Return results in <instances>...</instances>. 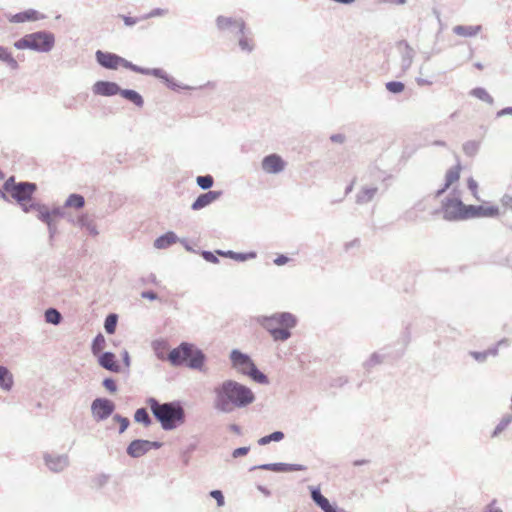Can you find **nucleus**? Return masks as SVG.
<instances>
[{
	"label": "nucleus",
	"instance_id": "412c9836",
	"mask_svg": "<svg viewBox=\"0 0 512 512\" xmlns=\"http://www.w3.org/2000/svg\"><path fill=\"white\" fill-rule=\"evenodd\" d=\"M177 242V236L173 232H167L166 234L157 238L154 242V246L157 249H165L170 245Z\"/></svg>",
	"mask_w": 512,
	"mask_h": 512
},
{
	"label": "nucleus",
	"instance_id": "1a4fd4ad",
	"mask_svg": "<svg viewBox=\"0 0 512 512\" xmlns=\"http://www.w3.org/2000/svg\"><path fill=\"white\" fill-rule=\"evenodd\" d=\"M231 360L234 368H236L242 374L248 375L254 381L259 383L267 382V377L257 370L254 363L247 355L238 351H233L231 354Z\"/></svg>",
	"mask_w": 512,
	"mask_h": 512
},
{
	"label": "nucleus",
	"instance_id": "ea45409f",
	"mask_svg": "<svg viewBox=\"0 0 512 512\" xmlns=\"http://www.w3.org/2000/svg\"><path fill=\"white\" fill-rule=\"evenodd\" d=\"M467 186H468V189L473 194V196L476 199H479V197H478V183H477V181L473 177H470V178L467 179Z\"/></svg>",
	"mask_w": 512,
	"mask_h": 512
},
{
	"label": "nucleus",
	"instance_id": "423d86ee",
	"mask_svg": "<svg viewBox=\"0 0 512 512\" xmlns=\"http://www.w3.org/2000/svg\"><path fill=\"white\" fill-rule=\"evenodd\" d=\"M54 36L48 32H36L28 34L14 43L17 49H33L47 52L54 46Z\"/></svg>",
	"mask_w": 512,
	"mask_h": 512
},
{
	"label": "nucleus",
	"instance_id": "4468645a",
	"mask_svg": "<svg viewBox=\"0 0 512 512\" xmlns=\"http://www.w3.org/2000/svg\"><path fill=\"white\" fill-rule=\"evenodd\" d=\"M114 404L108 399H96L92 403V412L99 419H105L112 414Z\"/></svg>",
	"mask_w": 512,
	"mask_h": 512
},
{
	"label": "nucleus",
	"instance_id": "c756f323",
	"mask_svg": "<svg viewBox=\"0 0 512 512\" xmlns=\"http://www.w3.org/2000/svg\"><path fill=\"white\" fill-rule=\"evenodd\" d=\"M84 203L85 201L83 196L78 194H71L66 201V206L75 207L79 209L84 206Z\"/></svg>",
	"mask_w": 512,
	"mask_h": 512
},
{
	"label": "nucleus",
	"instance_id": "473e14b6",
	"mask_svg": "<svg viewBox=\"0 0 512 512\" xmlns=\"http://www.w3.org/2000/svg\"><path fill=\"white\" fill-rule=\"evenodd\" d=\"M471 94L476 98L488 103H491L493 101L490 94L483 88H475L471 91Z\"/></svg>",
	"mask_w": 512,
	"mask_h": 512
},
{
	"label": "nucleus",
	"instance_id": "cd10ccee",
	"mask_svg": "<svg viewBox=\"0 0 512 512\" xmlns=\"http://www.w3.org/2000/svg\"><path fill=\"white\" fill-rule=\"evenodd\" d=\"M0 60L7 63L12 69L18 67L17 61L13 58L7 48L0 46Z\"/></svg>",
	"mask_w": 512,
	"mask_h": 512
},
{
	"label": "nucleus",
	"instance_id": "9d476101",
	"mask_svg": "<svg viewBox=\"0 0 512 512\" xmlns=\"http://www.w3.org/2000/svg\"><path fill=\"white\" fill-rule=\"evenodd\" d=\"M462 165L458 162L456 165L450 167L445 172L444 185L441 189L436 192V196H440L445 191L453 187L454 184L458 183L461 177Z\"/></svg>",
	"mask_w": 512,
	"mask_h": 512
},
{
	"label": "nucleus",
	"instance_id": "13d9d810",
	"mask_svg": "<svg viewBox=\"0 0 512 512\" xmlns=\"http://www.w3.org/2000/svg\"><path fill=\"white\" fill-rule=\"evenodd\" d=\"M0 177H1V178L3 177V175H2V173H1V172H0Z\"/></svg>",
	"mask_w": 512,
	"mask_h": 512
},
{
	"label": "nucleus",
	"instance_id": "f3484780",
	"mask_svg": "<svg viewBox=\"0 0 512 512\" xmlns=\"http://www.w3.org/2000/svg\"><path fill=\"white\" fill-rule=\"evenodd\" d=\"M220 194L221 193L217 191H209L207 193L201 194L192 204V209L200 210L210 205L212 202L219 198Z\"/></svg>",
	"mask_w": 512,
	"mask_h": 512
},
{
	"label": "nucleus",
	"instance_id": "4c0bfd02",
	"mask_svg": "<svg viewBox=\"0 0 512 512\" xmlns=\"http://www.w3.org/2000/svg\"><path fill=\"white\" fill-rule=\"evenodd\" d=\"M117 323V317L116 315H109L105 320V330L112 334L115 331Z\"/></svg>",
	"mask_w": 512,
	"mask_h": 512
},
{
	"label": "nucleus",
	"instance_id": "58836bf2",
	"mask_svg": "<svg viewBox=\"0 0 512 512\" xmlns=\"http://www.w3.org/2000/svg\"><path fill=\"white\" fill-rule=\"evenodd\" d=\"M217 253L219 255H222V256H225V257H230V258L235 259L237 261H245L248 258V256L245 255V254H238V253H234L232 251H228V252L217 251Z\"/></svg>",
	"mask_w": 512,
	"mask_h": 512
},
{
	"label": "nucleus",
	"instance_id": "864d4df0",
	"mask_svg": "<svg viewBox=\"0 0 512 512\" xmlns=\"http://www.w3.org/2000/svg\"><path fill=\"white\" fill-rule=\"evenodd\" d=\"M484 512H502V511L500 509H498V508H495L493 506V504H491V505L488 506L487 510L484 511Z\"/></svg>",
	"mask_w": 512,
	"mask_h": 512
},
{
	"label": "nucleus",
	"instance_id": "2f4dec72",
	"mask_svg": "<svg viewBox=\"0 0 512 512\" xmlns=\"http://www.w3.org/2000/svg\"><path fill=\"white\" fill-rule=\"evenodd\" d=\"M134 417L136 422L143 423L145 426H148L151 423L148 412L144 408L138 409L135 412Z\"/></svg>",
	"mask_w": 512,
	"mask_h": 512
},
{
	"label": "nucleus",
	"instance_id": "dca6fc26",
	"mask_svg": "<svg viewBox=\"0 0 512 512\" xmlns=\"http://www.w3.org/2000/svg\"><path fill=\"white\" fill-rule=\"evenodd\" d=\"M217 26L220 30H229L235 28L240 34H244L245 23L241 19H232L229 17L220 16L217 18Z\"/></svg>",
	"mask_w": 512,
	"mask_h": 512
},
{
	"label": "nucleus",
	"instance_id": "72a5a7b5",
	"mask_svg": "<svg viewBox=\"0 0 512 512\" xmlns=\"http://www.w3.org/2000/svg\"><path fill=\"white\" fill-rule=\"evenodd\" d=\"M45 319L48 323L58 324L61 320V315L57 310L51 308L46 311Z\"/></svg>",
	"mask_w": 512,
	"mask_h": 512
},
{
	"label": "nucleus",
	"instance_id": "c03bdc74",
	"mask_svg": "<svg viewBox=\"0 0 512 512\" xmlns=\"http://www.w3.org/2000/svg\"><path fill=\"white\" fill-rule=\"evenodd\" d=\"M510 420H503L494 430L492 436L495 437L497 436L499 433H501L503 430L506 429V427L508 426Z\"/></svg>",
	"mask_w": 512,
	"mask_h": 512
},
{
	"label": "nucleus",
	"instance_id": "3c124183",
	"mask_svg": "<svg viewBox=\"0 0 512 512\" xmlns=\"http://www.w3.org/2000/svg\"><path fill=\"white\" fill-rule=\"evenodd\" d=\"M142 297L154 300L156 298V295L153 292H144L142 294Z\"/></svg>",
	"mask_w": 512,
	"mask_h": 512
},
{
	"label": "nucleus",
	"instance_id": "ddd939ff",
	"mask_svg": "<svg viewBox=\"0 0 512 512\" xmlns=\"http://www.w3.org/2000/svg\"><path fill=\"white\" fill-rule=\"evenodd\" d=\"M262 168L267 173L276 174L285 168V161L279 155L271 154L262 160Z\"/></svg>",
	"mask_w": 512,
	"mask_h": 512
},
{
	"label": "nucleus",
	"instance_id": "4be33fe9",
	"mask_svg": "<svg viewBox=\"0 0 512 512\" xmlns=\"http://www.w3.org/2000/svg\"><path fill=\"white\" fill-rule=\"evenodd\" d=\"M481 26L458 25L453 28V32L462 37H472L479 33Z\"/></svg>",
	"mask_w": 512,
	"mask_h": 512
},
{
	"label": "nucleus",
	"instance_id": "a19ab883",
	"mask_svg": "<svg viewBox=\"0 0 512 512\" xmlns=\"http://www.w3.org/2000/svg\"><path fill=\"white\" fill-rule=\"evenodd\" d=\"M239 45L242 48V50L251 51L253 48L252 40L248 39L247 37H242L239 40Z\"/></svg>",
	"mask_w": 512,
	"mask_h": 512
},
{
	"label": "nucleus",
	"instance_id": "f03ea898",
	"mask_svg": "<svg viewBox=\"0 0 512 512\" xmlns=\"http://www.w3.org/2000/svg\"><path fill=\"white\" fill-rule=\"evenodd\" d=\"M148 405L165 430L174 429L184 421V410L178 403L160 404L156 399H149Z\"/></svg>",
	"mask_w": 512,
	"mask_h": 512
},
{
	"label": "nucleus",
	"instance_id": "0eeeda50",
	"mask_svg": "<svg viewBox=\"0 0 512 512\" xmlns=\"http://www.w3.org/2000/svg\"><path fill=\"white\" fill-rule=\"evenodd\" d=\"M459 190L453 188L452 197L447 198L442 204L443 216L447 220H462L469 218V205H465L459 199Z\"/></svg>",
	"mask_w": 512,
	"mask_h": 512
},
{
	"label": "nucleus",
	"instance_id": "7ed1b4c3",
	"mask_svg": "<svg viewBox=\"0 0 512 512\" xmlns=\"http://www.w3.org/2000/svg\"><path fill=\"white\" fill-rule=\"evenodd\" d=\"M297 320L291 313H276L262 320V326L271 334L274 340L284 341L291 336L290 330L295 327Z\"/></svg>",
	"mask_w": 512,
	"mask_h": 512
},
{
	"label": "nucleus",
	"instance_id": "7c9ffc66",
	"mask_svg": "<svg viewBox=\"0 0 512 512\" xmlns=\"http://www.w3.org/2000/svg\"><path fill=\"white\" fill-rule=\"evenodd\" d=\"M105 338L102 334H99L95 337L92 344V352L97 355L99 354L105 347Z\"/></svg>",
	"mask_w": 512,
	"mask_h": 512
},
{
	"label": "nucleus",
	"instance_id": "e433bc0d",
	"mask_svg": "<svg viewBox=\"0 0 512 512\" xmlns=\"http://www.w3.org/2000/svg\"><path fill=\"white\" fill-rule=\"evenodd\" d=\"M386 88L391 93H400L404 90L405 86L402 82L391 81L386 84Z\"/></svg>",
	"mask_w": 512,
	"mask_h": 512
},
{
	"label": "nucleus",
	"instance_id": "a211bd4d",
	"mask_svg": "<svg viewBox=\"0 0 512 512\" xmlns=\"http://www.w3.org/2000/svg\"><path fill=\"white\" fill-rule=\"evenodd\" d=\"M31 209H37L38 218L41 221L47 223L49 227H51L52 222L55 220V218L60 215L59 210L49 211L46 207L35 204L30 205V210Z\"/></svg>",
	"mask_w": 512,
	"mask_h": 512
},
{
	"label": "nucleus",
	"instance_id": "09e8293b",
	"mask_svg": "<svg viewBox=\"0 0 512 512\" xmlns=\"http://www.w3.org/2000/svg\"><path fill=\"white\" fill-rule=\"evenodd\" d=\"M289 261L288 257L284 255H279L274 259V263L278 266L284 265Z\"/></svg>",
	"mask_w": 512,
	"mask_h": 512
},
{
	"label": "nucleus",
	"instance_id": "6ab92c4d",
	"mask_svg": "<svg viewBox=\"0 0 512 512\" xmlns=\"http://www.w3.org/2000/svg\"><path fill=\"white\" fill-rule=\"evenodd\" d=\"M43 16L36 10L28 9L24 12L17 13L15 15H12L9 18V21L12 23H23L27 21H37Z\"/></svg>",
	"mask_w": 512,
	"mask_h": 512
},
{
	"label": "nucleus",
	"instance_id": "79ce46f5",
	"mask_svg": "<svg viewBox=\"0 0 512 512\" xmlns=\"http://www.w3.org/2000/svg\"><path fill=\"white\" fill-rule=\"evenodd\" d=\"M210 495L217 501L219 507L224 505V496L220 490H213Z\"/></svg>",
	"mask_w": 512,
	"mask_h": 512
},
{
	"label": "nucleus",
	"instance_id": "39448f33",
	"mask_svg": "<svg viewBox=\"0 0 512 512\" xmlns=\"http://www.w3.org/2000/svg\"><path fill=\"white\" fill-rule=\"evenodd\" d=\"M3 188L13 199H15L21 205L25 212L30 211V205L28 206L27 204L31 201L32 195L36 191V185L34 183H16L15 178L11 176L5 181Z\"/></svg>",
	"mask_w": 512,
	"mask_h": 512
},
{
	"label": "nucleus",
	"instance_id": "f8f14e48",
	"mask_svg": "<svg viewBox=\"0 0 512 512\" xmlns=\"http://www.w3.org/2000/svg\"><path fill=\"white\" fill-rule=\"evenodd\" d=\"M499 215V208L490 203H483L478 206L469 205V218L495 217Z\"/></svg>",
	"mask_w": 512,
	"mask_h": 512
},
{
	"label": "nucleus",
	"instance_id": "f704fd0d",
	"mask_svg": "<svg viewBox=\"0 0 512 512\" xmlns=\"http://www.w3.org/2000/svg\"><path fill=\"white\" fill-rule=\"evenodd\" d=\"M196 181L202 189H209L213 185V178L210 175L198 176Z\"/></svg>",
	"mask_w": 512,
	"mask_h": 512
},
{
	"label": "nucleus",
	"instance_id": "9b49d317",
	"mask_svg": "<svg viewBox=\"0 0 512 512\" xmlns=\"http://www.w3.org/2000/svg\"><path fill=\"white\" fill-rule=\"evenodd\" d=\"M160 444L147 440H134L128 446L127 452L132 457H141L152 448H158Z\"/></svg>",
	"mask_w": 512,
	"mask_h": 512
},
{
	"label": "nucleus",
	"instance_id": "5fc2aeb1",
	"mask_svg": "<svg viewBox=\"0 0 512 512\" xmlns=\"http://www.w3.org/2000/svg\"><path fill=\"white\" fill-rule=\"evenodd\" d=\"M473 356H474L477 360L484 359V355H481V354H479V353H473Z\"/></svg>",
	"mask_w": 512,
	"mask_h": 512
},
{
	"label": "nucleus",
	"instance_id": "2eb2a0df",
	"mask_svg": "<svg viewBox=\"0 0 512 512\" xmlns=\"http://www.w3.org/2000/svg\"><path fill=\"white\" fill-rule=\"evenodd\" d=\"M120 91V87L114 82L98 81L93 85V92L95 95L113 96L120 94Z\"/></svg>",
	"mask_w": 512,
	"mask_h": 512
},
{
	"label": "nucleus",
	"instance_id": "37998d69",
	"mask_svg": "<svg viewBox=\"0 0 512 512\" xmlns=\"http://www.w3.org/2000/svg\"><path fill=\"white\" fill-rule=\"evenodd\" d=\"M103 385L111 393H114L117 390L116 383H115V381L113 379H110V378L105 379L103 381Z\"/></svg>",
	"mask_w": 512,
	"mask_h": 512
},
{
	"label": "nucleus",
	"instance_id": "de8ad7c7",
	"mask_svg": "<svg viewBox=\"0 0 512 512\" xmlns=\"http://www.w3.org/2000/svg\"><path fill=\"white\" fill-rule=\"evenodd\" d=\"M122 19L127 26L135 25L139 21L138 18H134V17H130V16H122Z\"/></svg>",
	"mask_w": 512,
	"mask_h": 512
},
{
	"label": "nucleus",
	"instance_id": "6e6552de",
	"mask_svg": "<svg viewBox=\"0 0 512 512\" xmlns=\"http://www.w3.org/2000/svg\"><path fill=\"white\" fill-rule=\"evenodd\" d=\"M96 59H97V62L101 66H103L107 69L116 70L119 67H123V68L129 69V70H132L134 72L140 73V74L148 73L147 69L138 67L114 53L103 52V51L98 50L96 52Z\"/></svg>",
	"mask_w": 512,
	"mask_h": 512
},
{
	"label": "nucleus",
	"instance_id": "393cba45",
	"mask_svg": "<svg viewBox=\"0 0 512 512\" xmlns=\"http://www.w3.org/2000/svg\"><path fill=\"white\" fill-rule=\"evenodd\" d=\"M377 192L376 187H364L361 189V191L357 194V202L358 203H366L373 199Z\"/></svg>",
	"mask_w": 512,
	"mask_h": 512
},
{
	"label": "nucleus",
	"instance_id": "49530a36",
	"mask_svg": "<svg viewBox=\"0 0 512 512\" xmlns=\"http://www.w3.org/2000/svg\"><path fill=\"white\" fill-rule=\"evenodd\" d=\"M249 451V448L248 447H240V448H237L233 451V457L234 458H237V457H240V456H244L248 453Z\"/></svg>",
	"mask_w": 512,
	"mask_h": 512
},
{
	"label": "nucleus",
	"instance_id": "f257e3e1",
	"mask_svg": "<svg viewBox=\"0 0 512 512\" xmlns=\"http://www.w3.org/2000/svg\"><path fill=\"white\" fill-rule=\"evenodd\" d=\"M215 405L224 412H230L235 407H243L254 401L253 392L235 381H225L216 388Z\"/></svg>",
	"mask_w": 512,
	"mask_h": 512
},
{
	"label": "nucleus",
	"instance_id": "bb28decb",
	"mask_svg": "<svg viewBox=\"0 0 512 512\" xmlns=\"http://www.w3.org/2000/svg\"><path fill=\"white\" fill-rule=\"evenodd\" d=\"M46 463L48 467L53 471H60L67 465L66 458H47Z\"/></svg>",
	"mask_w": 512,
	"mask_h": 512
},
{
	"label": "nucleus",
	"instance_id": "5701e85b",
	"mask_svg": "<svg viewBox=\"0 0 512 512\" xmlns=\"http://www.w3.org/2000/svg\"><path fill=\"white\" fill-rule=\"evenodd\" d=\"M120 94L123 98L134 103L138 107H142L144 104L142 96L134 90H129V89L121 90Z\"/></svg>",
	"mask_w": 512,
	"mask_h": 512
},
{
	"label": "nucleus",
	"instance_id": "a18cd8bd",
	"mask_svg": "<svg viewBox=\"0 0 512 512\" xmlns=\"http://www.w3.org/2000/svg\"><path fill=\"white\" fill-rule=\"evenodd\" d=\"M202 256L208 262H211V263H217L218 262L217 257L213 253H211V252L204 251L202 253Z\"/></svg>",
	"mask_w": 512,
	"mask_h": 512
},
{
	"label": "nucleus",
	"instance_id": "b1692460",
	"mask_svg": "<svg viewBox=\"0 0 512 512\" xmlns=\"http://www.w3.org/2000/svg\"><path fill=\"white\" fill-rule=\"evenodd\" d=\"M153 349L156 354V356L161 360H168V350L169 346L168 343L164 340L155 341L153 343Z\"/></svg>",
	"mask_w": 512,
	"mask_h": 512
},
{
	"label": "nucleus",
	"instance_id": "603ef678",
	"mask_svg": "<svg viewBox=\"0 0 512 512\" xmlns=\"http://www.w3.org/2000/svg\"><path fill=\"white\" fill-rule=\"evenodd\" d=\"M128 424L129 422L126 418L121 419V432H123L127 428Z\"/></svg>",
	"mask_w": 512,
	"mask_h": 512
},
{
	"label": "nucleus",
	"instance_id": "8fccbe9b",
	"mask_svg": "<svg viewBox=\"0 0 512 512\" xmlns=\"http://www.w3.org/2000/svg\"><path fill=\"white\" fill-rule=\"evenodd\" d=\"M331 140L333 142H343L344 136L341 134L333 135V136H331Z\"/></svg>",
	"mask_w": 512,
	"mask_h": 512
},
{
	"label": "nucleus",
	"instance_id": "c9c22d12",
	"mask_svg": "<svg viewBox=\"0 0 512 512\" xmlns=\"http://www.w3.org/2000/svg\"><path fill=\"white\" fill-rule=\"evenodd\" d=\"M77 222L81 225V226H86L87 229L89 230L90 233H93L95 234L96 231H95V225L93 224V222L89 219V217L87 215H82L78 218Z\"/></svg>",
	"mask_w": 512,
	"mask_h": 512
},
{
	"label": "nucleus",
	"instance_id": "aec40b11",
	"mask_svg": "<svg viewBox=\"0 0 512 512\" xmlns=\"http://www.w3.org/2000/svg\"><path fill=\"white\" fill-rule=\"evenodd\" d=\"M99 364L112 372H119L120 371V365L118 364L116 357L113 353L106 352L102 354L99 358Z\"/></svg>",
	"mask_w": 512,
	"mask_h": 512
},
{
	"label": "nucleus",
	"instance_id": "6e6d98bb",
	"mask_svg": "<svg viewBox=\"0 0 512 512\" xmlns=\"http://www.w3.org/2000/svg\"><path fill=\"white\" fill-rule=\"evenodd\" d=\"M364 463H366V461H365V460H362V461H356V462H354V465H361V464H364Z\"/></svg>",
	"mask_w": 512,
	"mask_h": 512
},
{
	"label": "nucleus",
	"instance_id": "a878e982",
	"mask_svg": "<svg viewBox=\"0 0 512 512\" xmlns=\"http://www.w3.org/2000/svg\"><path fill=\"white\" fill-rule=\"evenodd\" d=\"M13 385V378L7 368L0 366V386L9 390Z\"/></svg>",
	"mask_w": 512,
	"mask_h": 512
},
{
	"label": "nucleus",
	"instance_id": "20e7f679",
	"mask_svg": "<svg viewBox=\"0 0 512 512\" xmlns=\"http://www.w3.org/2000/svg\"><path fill=\"white\" fill-rule=\"evenodd\" d=\"M168 361L174 366L186 364L191 368H201L204 363V355L193 345L182 343L169 352Z\"/></svg>",
	"mask_w": 512,
	"mask_h": 512
},
{
	"label": "nucleus",
	"instance_id": "4d7b16f0",
	"mask_svg": "<svg viewBox=\"0 0 512 512\" xmlns=\"http://www.w3.org/2000/svg\"><path fill=\"white\" fill-rule=\"evenodd\" d=\"M234 431H238V427L233 426Z\"/></svg>",
	"mask_w": 512,
	"mask_h": 512
},
{
	"label": "nucleus",
	"instance_id": "c85d7f7f",
	"mask_svg": "<svg viewBox=\"0 0 512 512\" xmlns=\"http://www.w3.org/2000/svg\"><path fill=\"white\" fill-rule=\"evenodd\" d=\"M283 438H284V434L282 432H280V431H276V432H273L270 435L261 437L258 440V444L263 446V445H266V444L270 443L271 441L279 442Z\"/></svg>",
	"mask_w": 512,
	"mask_h": 512
}]
</instances>
